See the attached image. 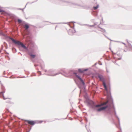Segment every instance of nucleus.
Returning <instances> with one entry per match:
<instances>
[{
    "label": "nucleus",
    "mask_w": 132,
    "mask_h": 132,
    "mask_svg": "<svg viewBox=\"0 0 132 132\" xmlns=\"http://www.w3.org/2000/svg\"><path fill=\"white\" fill-rule=\"evenodd\" d=\"M30 56L33 58L35 57L36 56V55H35L32 54H30Z\"/></svg>",
    "instance_id": "9d476101"
},
{
    "label": "nucleus",
    "mask_w": 132,
    "mask_h": 132,
    "mask_svg": "<svg viewBox=\"0 0 132 132\" xmlns=\"http://www.w3.org/2000/svg\"><path fill=\"white\" fill-rule=\"evenodd\" d=\"M4 97V98H3L4 99H5V98H4V97Z\"/></svg>",
    "instance_id": "2eb2a0df"
},
{
    "label": "nucleus",
    "mask_w": 132,
    "mask_h": 132,
    "mask_svg": "<svg viewBox=\"0 0 132 132\" xmlns=\"http://www.w3.org/2000/svg\"><path fill=\"white\" fill-rule=\"evenodd\" d=\"M112 53L113 54V51H112Z\"/></svg>",
    "instance_id": "4468645a"
},
{
    "label": "nucleus",
    "mask_w": 132,
    "mask_h": 132,
    "mask_svg": "<svg viewBox=\"0 0 132 132\" xmlns=\"http://www.w3.org/2000/svg\"><path fill=\"white\" fill-rule=\"evenodd\" d=\"M108 107L107 106H104L102 107H101L100 108H99L97 109V110L98 111H101L104 110L106 109Z\"/></svg>",
    "instance_id": "39448f33"
},
{
    "label": "nucleus",
    "mask_w": 132,
    "mask_h": 132,
    "mask_svg": "<svg viewBox=\"0 0 132 132\" xmlns=\"http://www.w3.org/2000/svg\"><path fill=\"white\" fill-rule=\"evenodd\" d=\"M4 12V11L1 9H0V12Z\"/></svg>",
    "instance_id": "ddd939ff"
},
{
    "label": "nucleus",
    "mask_w": 132,
    "mask_h": 132,
    "mask_svg": "<svg viewBox=\"0 0 132 132\" xmlns=\"http://www.w3.org/2000/svg\"><path fill=\"white\" fill-rule=\"evenodd\" d=\"M11 39L12 41L15 44H17L18 45H21L23 48L25 49H27L26 47L20 42L16 41L12 38H11Z\"/></svg>",
    "instance_id": "f257e3e1"
},
{
    "label": "nucleus",
    "mask_w": 132,
    "mask_h": 132,
    "mask_svg": "<svg viewBox=\"0 0 132 132\" xmlns=\"http://www.w3.org/2000/svg\"><path fill=\"white\" fill-rule=\"evenodd\" d=\"M108 103V101H107L106 102L102 103L100 105H97L95 106V107H99L101 106H102L104 105H106Z\"/></svg>",
    "instance_id": "423d86ee"
},
{
    "label": "nucleus",
    "mask_w": 132,
    "mask_h": 132,
    "mask_svg": "<svg viewBox=\"0 0 132 132\" xmlns=\"http://www.w3.org/2000/svg\"><path fill=\"white\" fill-rule=\"evenodd\" d=\"M18 21L19 23H20L21 22V21L20 20L18 19Z\"/></svg>",
    "instance_id": "f8f14e48"
},
{
    "label": "nucleus",
    "mask_w": 132,
    "mask_h": 132,
    "mask_svg": "<svg viewBox=\"0 0 132 132\" xmlns=\"http://www.w3.org/2000/svg\"><path fill=\"white\" fill-rule=\"evenodd\" d=\"M76 77L79 79V80L81 81L82 83V84L83 85H85V83H84L83 81L82 80V79L79 76H78L76 75Z\"/></svg>",
    "instance_id": "0eeeda50"
},
{
    "label": "nucleus",
    "mask_w": 132,
    "mask_h": 132,
    "mask_svg": "<svg viewBox=\"0 0 132 132\" xmlns=\"http://www.w3.org/2000/svg\"><path fill=\"white\" fill-rule=\"evenodd\" d=\"M78 71L79 72L81 73H82L83 72V71L81 69H79L78 70Z\"/></svg>",
    "instance_id": "9b49d317"
},
{
    "label": "nucleus",
    "mask_w": 132,
    "mask_h": 132,
    "mask_svg": "<svg viewBox=\"0 0 132 132\" xmlns=\"http://www.w3.org/2000/svg\"><path fill=\"white\" fill-rule=\"evenodd\" d=\"M25 121L27 122L28 124L32 125H34L36 123V121H34L26 120Z\"/></svg>",
    "instance_id": "20e7f679"
},
{
    "label": "nucleus",
    "mask_w": 132,
    "mask_h": 132,
    "mask_svg": "<svg viewBox=\"0 0 132 132\" xmlns=\"http://www.w3.org/2000/svg\"><path fill=\"white\" fill-rule=\"evenodd\" d=\"M76 32V31L73 29H69L68 31V33L70 35H72Z\"/></svg>",
    "instance_id": "7ed1b4c3"
},
{
    "label": "nucleus",
    "mask_w": 132,
    "mask_h": 132,
    "mask_svg": "<svg viewBox=\"0 0 132 132\" xmlns=\"http://www.w3.org/2000/svg\"><path fill=\"white\" fill-rule=\"evenodd\" d=\"M24 27L27 30L29 26L28 24H26L24 26Z\"/></svg>",
    "instance_id": "6e6552de"
},
{
    "label": "nucleus",
    "mask_w": 132,
    "mask_h": 132,
    "mask_svg": "<svg viewBox=\"0 0 132 132\" xmlns=\"http://www.w3.org/2000/svg\"><path fill=\"white\" fill-rule=\"evenodd\" d=\"M98 78H99L100 80L102 81L103 82V84L105 89L106 91L108 92V90L106 86L105 83L104 81V79L103 77L102 76L99 75L98 76Z\"/></svg>",
    "instance_id": "f03ea898"
},
{
    "label": "nucleus",
    "mask_w": 132,
    "mask_h": 132,
    "mask_svg": "<svg viewBox=\"0 0 132 132\" xmlns=\"http://www.w3.org/2000/svg\"><path fill=\"white\" fill-rule=\"evenodd\" d=\"M99 5H97L96 6L94 7L93 8L94 10H96L99 7Z\"/></svg>",
    "instance_id": "1a4fd4ad"
}]
</instances>
